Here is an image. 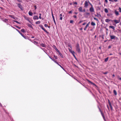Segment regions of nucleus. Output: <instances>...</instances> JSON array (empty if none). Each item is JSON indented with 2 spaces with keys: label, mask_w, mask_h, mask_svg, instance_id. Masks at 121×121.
I'll return each instance as SVG.
<instances>
[{
  "label": "nucleus",
  "mask_w": 121,
  "mask_h": 121,
  "mask_svg": "<svg viewBox=\"0 0 121 121\" xmlns=\"http://www.w3.org/2000/svg\"><path fill=\"white\" fill-rule=\"evenodd\" d=\"M89 3H90V2L88 0H86L84 4V7L86 8H87Z\"/></svg>",
  "instance_id": "f257e3e1"
},
{
  "label": "nucleus",
  "mask_w": 121,
  "mask_h": 121,
  "mask_svg": "<svg viewBox=\"0 0 121 121\" xmlns=\"http://www.w3.org/2000/svg\"><path fill=\"white\" fill-rule=\"evenodd\" d=\"M76 50L79 53H80L81 51L80 49L79 45L78 43H77L76 45Z\"/></svg>",
  "instance_id": "f03ea898"
},
{
  "label": "nucleus",
  "mask_w": 121,
  "mask_h": 121,
  "mask_svg": "<svg viewBox=\"0 0 121 121\" xmlns=\"http://www.w3.org/2000/svg\"><path fill=\"white\" fill-rule=\"evenodd\" d=\"M91 13H93L94 12V9L93 7V5H92V7H91L89 9Z\"/></svg>",
  "instance_id": "7ed1b4c3"
},
{
  "label": "nucleus",
  "mask_w": 121,
  "mask_h": 121,
  "mask_svg": "<svg viewBox=\"0 0 121 121\" xmlns=\"http://www.w3.org/2000/svg\"><path fill=\"white\" fill-rule=\"evenodd\" d=\"M39 26L47 34H48V32L43 27V26L42 25H40Z\"/></svg>",
  "instance_id": "20e7f679"
},
{
  "label": "nucleus",
  "mask_w": 121,
  "mask_h": 121,
  "mask_svg": "<svg viewBox=\"0 0 121 121\" xmlns=\"http://www.w3.org/2000/svg\"><path fill=\"white\" fill-rule=\"evenodd\" d=\"M17 5L18 7L22 10H23V8L21 5L20 3H19Z\"/></svg>",
  "instance_id": "39448f33"
},
{
  "label": "nucleus",
  "mask_w": 121,
  "mask_h": 121,
  "mask_svg": "<svg viewBox=\"0 0 121 121\" xmlns=\"http://www.w3.org/2000/svg\"><path fill=\"white\" fill-rule=\"evenodd\" d=\"M108 103H109V104L110 106V107L111 108V110H112L113 109V108L112 106L111 103L110 102V101L109 100H108Z\"/></svg>",
  "instance_id": "423d86ee"
},
{
  "label": "nucleus",
  "mask_w": 121,
  "mask_h": 121,
  "mask_svg": "<svg viewBox=\"0 0 121 121\" xmlns=\"http://www.w3.org/2000/svg\"><path fill=\"white\" fill-rule=\"evenodd\" d=\"M33 19L34 20L38 19L39 18L37 16H35L33 17Z\"/></svg>",
  "instance_id": "0eeeda50"
},
{
  "label": "nucleus",
  "mask_w": 121,
  "mask_h": 121,
  "mask_svg": "<svg viewBox=\"0 0 121 121\" xmlns=\"http://www.w3.org/2000/svg\"><path fill=\"white\" fill-rule=\"evenodd\" d=\"M115 14L116 16H118L119 15L118 12L115 10Z\"/></svg>",
  "instance_id": "6e6552de"
},
{
  "label": "nucleus",
  "mask_w": 121,
  "mask_h": 121,
  "mask_svg": "<svg viewBox=\"0 0 121 121\" xmlns=\"http://www.w3.org/2000/svg\"><path fill=\"white\" fill-rule=\"evenodd\" d=\"M58 53L59 54V55H60V56L62 57V58H63V55H62V54L59 51H58Z\"/></svg>",
  "instance_id": "1a4fd4ad"
},
{
  "label": "nucleus",
  "mask_w": 121,
  "mask_h": 121,
  "mask_svg": "<svg viewBox=\"0 0 121 121\" xmlns=\"http://www.w3.org/2000/svg\"><path fill=\"white\" fill-rule=\"evenodd\" d=\"M78 10L80 12H83L82 10V8L81 7H80L78 9Z\"/></svg>",
  "instance_id": "9d476101"
},
{
  "label": "nucleus",
  "mask_w": 121,
  "mask_h": 121,
  "mask_svg": "<svg viewBox=\"0 0 121 121\" xmlns=\"http://www.w3.org/2000/svg\"><path fill=\"white\" fill-rule=\"evenodd\" d=\"M90 23V22H89V23L87 24L86 26L85 27V28L84 29V30H86V29L87 28V27L89 26V24Z\"/></svg>",
  "instance_id": "9b49d317"
},
{
  "label": "nucleus",
  "mask_w": 121,
  "mask_h": 121,
  "mask_svg": "<svg viewBox=\"0 0 121 121\" xmlns=\"http://www.w3.org/2000/svg\"><path fill=\"white\" fill-rule=\"evenodd\" d=\"M114 21L116 23H119L120 22V21L119 20H115Z\"/></svg>",
  "instance_id": "f8f14e48"
},
{
  "label": "nucleus",
  "mask_w": 121,
  "mask_h": 121,
  "mask_svg": "<svg viewBox=\"0 0 121 121\" xmlns=\"http://www.w3.org/2000/svg\"><path fill=\"white\" fill-rule=\"evenodd\" d=\"M95 16L98 17H101V15L99 14H98V13H97V15H95Z\"/></svg>",
  "instance_id": "ddd939ff"
},
{
  "label": "nucleus",
  "mask_w": 121,
  "mask_h": 121,
  "mask_svg": "<svg viewBox=\"0 0 121 121\" xmlns=\"http://www.w3.org/2000/svg\"><path fill=\"white\" fill-rule=\"evenodd\" d=\"M88 81L90 83H91V84H92L93 85H94L95 86V84H94V83H93L92 82H91V81L89 80H88Z\"/></svg>",
  "instance_id": "4468645a"
},
{
  "label": "nucleus",
  "mask_w": 121,
  "mask_h": 121,
  "mask_svg": "<svg viewBox=\"0 0 121 121\" xmlns=\"http://www.w3.org/2000/svg\"><path fill=\"white\" fill-rule=\"evenodd\" d=\"M91 25L93 26H95V24L94 22H92L91 23Z\"/></svg>",
  "instance_id": "2eb2a0df"
},
{
  "label": "nucleus",
  "mask_w": 121,
  "mask_h": 121,
  "mask_svg": "<svg viewBox=\"0 0 121 121\" xmlns=\"http://www.w3.org/2000/svg\"><path fill=\"white\" fill-rule=\"evenodd\" d=\"M33 13L30 11H29V14L30 16H32Z\"/></svg>",
  "instance_id": "dca6fc26"
},
{
  "label": "nucleus",
  "mask_w": 121,
  "mask_h": 121,
  "mask_svg": "<svg viewBox=\"0 0 121 121\" xmlns=\"http://www.w3.org/2000/svg\"><path fill=\"white\" fill-rule=\"evenodd\" d=\"M104 11L106 13H108V11L107 9L106 8L104 9Z\"/></svg>",
  "instance_id": "f3484780"
},
{
  "label": "nucleus",
  "mask_w": 121,
  "mask_h": 121,
  "mask_svg": "<svg viewBox=\"0 0 121 121\" xmlns=\"http://www.w3.org/2000/svg\"><path fill=\"white\" fill-rule=\"evenodd\" d=\"M52 17V18L53 19V21H54V22L55 24H56V22H55V18H54V16H53V17Z\"/></svg>",
  "instance_id": "a211bd4d"
},
{
  "label": "nucleus",
  "mask_w": 121,
  "mask_h": 121,
  "mask_svg": "<svg viewBox=\"0 0 121 121\" xmlns=\"http://www.w3.org/2000/svg\"><path fill=\"white\" fill-rule=\"evenodd\" d=\"M60 19L61 20H62V14H60Z\"/></svg>",
  "instance_id": "6ab92c4d"
},
{
  "label": "nucleus",
  "mask_w": 121,
  "mask_h": 121,
  "mask_svg": "<svg viewBox=\"0 0 121 121\" xmlns=\"http://www.w3.org/2000/svg\"><path fill=\"white\" fill-rule=\"evenodd\" d=\"M40 45L41 46L43 47H45V45L43 44L42 43V44H41Z\"/></svg>",
  "instance_id": "aec40b11"
},
{
  "label": "nucleus",
  "mask_w": 121,
  "mask_h": 121,
  "mask_svg": "<svg viewBox=\"0 0 121 121\" xmlns=\"http://www.w3.org/2000/svg\"><path fill=\"white\" fill-rule=\"evenodd\" d=\"M114 94L115 95H117V92L115 90H114Z\"/></svg>",
  "instance_id": "412c9836"
},
{
  "label": "nucleus",
  "mask_w": 121,
  "mask_h": 121,
  "mask_svg": "<svg viewBox=\"0 0 121 121\" xmlns=\"http://www.w3.org/2000/svg\"><path fill=\"white\" fill-rule=\"evenodd\" d=\"M40 21H38L36 22V24H39L40 23Z\"/></svg>",
  "instance_id": "4be33fe9"
},
{
  "label": "nucleus",
  "mask_w": 121,
  "mask_h": 121,
  "mask_svg": "<svg viewBox=\"0 0 121 121\" xmlns=\"http://www.w3.org/2000/svg\"><path fill=\"white\" fill-rule=\"evenodd\" d=\"M17 30L18 31V32L22 36L23 35L20 32V31L19 30Z\"/></svg>",
  "instance_id": "5701e85b"
},
{
  "label": "nucleus",
  "mask_w": 121,
  "mask_h": 121,
  "mask_svg": "<svg viewBox=\"0 0 121 121\" xmlns=\"http://www.w3.org/2000/svg\"><path fill=\"white\" fill-rule=\"evenodd\" d=\"M28 26L29 27L31 28H32V26L31 25L29 24H28Z\"/></svg>",
  "instance_id": "b1692460"
},
{
  "label": "nucleus",
  "mask_w": 121,
  "mask_h": 121,
  "mask_svg": "<svg viewBox=\"0 0 121 121\" xmlns=\"http://www.w3.org/2000/svg\"><path fill=\"white\" fill-rule=\"evenodd\" d=\"M21 31L22 32L24 33V32L25 31V30H24V29H22L21 30Z\"/></svg>",
  "instance_id": "393cba45"
},
{
  "label": "nucleus",
  "mask_w": 121,
  "mask_h": 121,
  "mask_svg": "<svg viewBox=\"0 0 121 121\" xmlns=\"http://www.w3.org/2000/svg\"><path fill=\"white\" fill-rule=\"evenodd\" d=\"M118 10L121 13V8L120 7H119L118 9Z\"/></svg>",
  "instance_id": "a878e982"
},
{
  "label": "nucleus",
  "mask_w": 121,
  "mask_h": 121,
  "mask_svg": "<svg viewBox=\"0 0 121 121\" xmlns=\"http://www.w3.org/2000/svg\"><path fill=\"white\" fill-rule=\"evenodd\" d=\"M39 18L40 19H41V13L39 14Z\"/></svg>",
  "instance_id": "bb28decb"
},
{
  "label": "nucleus",
  "mask_w": 121,
  "mask_h": 121,
  "mask_svg": "<svg viewBox=\"0 0 121 121\" xmlns=\"http://www.w3.org/2000/svg\"><path fill=\"white\" fill-rule=\"evenodd\" d=\"M109 28H112V29H113V26H109Z\"/></svg>",
  "instance_id": "cd10ccee"
},
{
  "label": "nucleus",
  "mask_w": 121,
  "mask_h": 121,
  "mask_svg": "<svg viewBox=\"0 0 121 121\" xmlns=\"http://www.w3.org/2000/svg\"><path fill=\"white\" fill-rule=\"evenodd\" d=\"M94 20H96L97 21H98V19H97L95 17H94Z\"/></svg>",
  "instance_id": "c85d7f7f"
},
{
  "label": "nucleus",
  "mask_w": 121,
  "mask_h": 121,
  "mask_svg": "<svg viewBox=\"0 0 121 121\" xmlns=\"http://www.w3.org/2000/svg\"><path fill=\"white\" fill-rule=\"evenodd\" d=\"M70 23H73V21L72 20H71L70 21Z\"/></svg>",
  "instance_id": "c756f323"
},
{
  "label": "nucleus",
  "mask_w": 121,
  "mask_h": 121,
  "mask_svg": "<svg viewBox=\"0 0 121 121\" xmlns=\"http://www.w3.org/2000/svg\"><path fill=\"white\" fill-rule=\"evenodd\" d=\"M108 58L107 57L105 59V61L106 62L108 61Z\"/></svg>",
  "instance_id": "7c9ffc66"
},
{
  "label": "nucleus",
  "mask_w": 121,
  "mask_h": 121,
  "mask_svg": "<svg viewBox=\"0 0 121 121\" xmlns=\"http://www.w3.org/2000/svg\"><path fill=\"white\" fill-rule=\"evenodd\" d=\"M110 37L111 39H113V36H111Z\"/></svg>",
  "instance_id": "2f4dec72"
},
{
  "label": "nucleus",
  "mask_w": 121,
  "mask_h": 121,
  "mask_svg": "<svg viewBox=\"0 0 121 121\" xmlns=\"http://www.w3.org/2000/svg\"><path fill=\"white\" fill-rule=\"evenodd\" d=\"M109 21V20L108 19H106L105 20V21L107 22H108Z\"/></svg>",
  "instance_id": "473e14b6"
},
{
  "label": "nucleus",
  "mask_w": 121,
  "mask_h": 121,
  "mask_svg": "<svg viewBox=\"0 0 121 121\" xmlns=\"http://www.w3.org/2000/svg\"><path fill=\"white\" fill-rule=\"evenodd\" d=\"M4 21L5 22H6L8 21V19H4Z\"/></svg>",
  "instance_id": "72a5a7b5"
},
{
  "label": "nucleus",
  "mask_w": 121,
  "mask_h": 121,
  "mask_svg": "<svg viewBox=\"0 0 121 121\" xmlns=\"http://www.w3.org/2000/svg\"><path fill=\"white\" fill-rule=\"evenodd\" d=\"M44 26L45 27H46L47 26H48V25L46 24H45L44 25Z\"/></svg>",
  "instance_id": "f704fd0d"
},
{
  "label": "nucleus",
  "mask_w": 121,
  "mask_h": 121,
  "mask_svg": "<svg viewBox=\"0 0 121 121\" xmlns=\"http://www.w3.org/2000/svg\"><path fill=\"white\" fill-rule=\"evenodd\" d=\"M22 36L23 37H24L25 39H26V37L24 35H22Z\"/></svg>",
  "instance_id": "c9c22d12"
},
{
  "label": "nucleus",
  "mask_w": 121,
  "mask_h": 121,
  "mask_svg": "<svg viewBox=\"0 0 121 121\" xmlns=\"http://www.w3.org/2000/svg\"><path fill=\"white\" fill-rule=\"evenodd\" d=\"M118 79H120V80H121V78L120 77H118Z\"/></svg>",
  "instance_id": "e433bc0d"
},
{
  "label": "nucleus",
  "mask_w": 121,
  "mask_h": 121,
  "mask_svg": "<svg viewBox=\"0 0 121 121\" xmlns=\"http://www.w3.org/2000/svg\"><path fill=\"white\" fill-rule=\"evenodd\" d=\"M71 53L72 54H74V51H72L71 52Z\"/></svg>",
  "instance_id": "4c0bfd02"
},
{
  "label": "nucleus",
  "mask_w": 121,
  "mask_h": 121,
  "mask_svg": "<svg viewBox=\"0 0 121 121\" xmlns=\"http://www.w3.org/2000/svg\"><path fill=\"white\" fill-rule=\"evenodd\" d=\"M54 58H55V59H57V57L56 56H54Z\"/></svg>",
  "instance_id": "58836bf2"
},
{
  "label": "nucleus",
  "mask_w": 121,
  "mask_h": 121,
  "mask_svg": "<svg viewBox=\"0 0 121 121\" xmlns=\"http://www.w3.org/2000/svg\"><path fill=\"white\" fill-rule=\"evenodd\" d=\"M55 49L57 51V52H58V51H59L56 48V47Z\"/></svg>",
  "instance_id": "ea45409f"
},
{
  "label": "nucleus",
  "mask_w": 121,
  "mask_h": 121,
  "mask_svg": "<svg viewBox=\"0 0 121 121\" xmlns=\"http://www.w3.org/2000/svg\"><path fill=\"white\" fill-rule=\"evenodd\" d=\"M83 22V21H82V20L80 21V22H79V23H81V22Z\"/></svg>",
  "instance_id": "a19ab883"
},
{
  "label": "nucleus",
  "mask_w": 121,
  "mask_h": 121,
  "mask_svg": "<svg viewBox=\"0 0 121 121\" xmlns=\"http://www.w3.org/2000/svg\"><path fill=\"white\" fill-rule=\"evenodd\" d=\"M15 22H16V23H18V24H19V23H19L18 22V21H15Z\"/></svg>",
  "instance_id": "79ce46f5"
},
{
  "label": "nucleus",
  "mask_w": 121,
  "mask_h": 121,
  "mask_svg": "<svg viewBox=\"0 0 121 121\" xmlns=\"http://www.w3.org/2000/svg\"><path fill=\"white\" fill-rule=\"evenodd\" d=\"M57 64L58 65H59V66H60V67H61L63 69V67L60 65L59 64H58H58Z\"/></svg>",
  "instance_id": "37998d69"
},
{
  "label": "nucleus",
  "mask_w": 121,
  "mask_h": 121,
  "mask_svg": "<svg viewBox=\"0 0 121 121\" xmlns=\"http://www.w3.org/2000/svg\"><path fill=\"white\" fill-rule=\"evenodd\" d=\"M73 17L74 18H76V17H77V16L76 15H74L73 16Z\"/></svg>",
  "instance_id": "c03bdc74"
},
{
  "label": "nucleus",
  "mask_w": 121,
  "mask_h": 121,
  "mask_svg": "<svg viewBox=\"0 0 121 121\" xmlns=\"http://www.w3.org/2000/svg\"><path fill=\"white\" fill-rule=\"evenodd\" d=\"M74 4H77V3L76 2H75L74 3Z\"/></svg>",
  "instance_id": "a18cd8bd"
},
{
  "label": "nucleus",
  "mask_w": 121,
  "mask_h": 121,
  "mask_svg": "<svg viewBox=\"0 0 121 121\" xmlns=\"http://www.w3.org/2000/svg\"><path fill=\"white\" fill-rule=\"evenodd\" d=\"M68 46L69 47H70V48H71V45H68Z\"/></svg>",
  "instance_id": "49530a36"
},
{
  "label": "nucleus",
  "mask_w": 121,
  "mask_h": 121,
  "mask_svg": "<svg viewBox=\"0 0 121 121\" xmlns=\"http://www.w3.org/2000/svg\"><path fill=\"white\" fill-rule=\"evenodd\" d=\"M72 13V12L71 11H69V13L70 14L71 13Z\"/></svg>",
  "instance_id": "de8ad7c7"
},
{
  "label": "nucleus",
  "mask_w": 121,
  "mask_h": 121,
  "mask_svg": "<svg viewBox=\"0 0 121 121\" xmlns=\"http://www.w3.org/2000/svg\"><path fill=\"white\" fill-rule=\"evenodd\" d=\"M34 7H35V9H37V7L35 5L34 6Z\"/></svg>",
  "instance_id": "09e8293b"
},
{
  "label": "nucleus",
  "mask_w": 121,
  "mask_h": 121,
  "mask_svg": "<svg viewBox=\"0 0 121 121\" xmlns=\"http://www.w3.org/2000/svg\"><path fill=\"white\" fill-rule=\"evenodd\" d=\"M105 2L107 3L108 2V0H105Z\"/></svg>",
  "instance_id": "8fccbe9b"
},
{
  "label": "nucleus",
  "mask_w": 121,
  "mask_h": 121,
  "mask_svg": "<svg viewBox=\"0 0 121 121\" xmlns=\"http://www.w3.org/2000/svg\"><path fill=\"white\" fill-rule=\"evenodd\" d=\"M86 24V23H84L82 25H85Z\"/></svg>",
  "instance_id": "3c124183"
},
{
  "label": "nucleus",
  "mask_w": 121,
  "mask_h": 121,
  "mask_svg": "<svg viewBox=\"0 0 121 121\" xmlns=\"http://www.w3.org/2000/svg\"><path fill=\"white\" fill-rule=\"evenodd\" d=\"M69 52H71V51H71V49H70L69 48Z\"/></svg>",
  "instance_id": "603ef678"
},
{
  "label": "nucleus",
  "mask_w": 121,
  "mask_h": 121,
  "mask_svg": "<svg viewBox=\"0 0 121 121\" xmlns=\"http://www.w3.org/2000/svg\"><path fill=\"white\" fill-rule=\"evenodd\" d=\"M17 27L18 28V29H21V28L20 27H18V26H17Z\"/></svg>",
  "instance_id": "864d4df0"
},
{
  "label": "nucleus",
  "mask_w": 121,
  "mask_h": 121,
  "mask_svg": "<svg viewBox=\"0 0 121 121\" xmlns=\"http://www.w3.org/2000/svg\"><path fill=\"white\" fill-rule=\"evenodd\" d=\"M89 4L91 5V7H92V5H92L91 4L90 2L89 3Z\"/></svg>",
  "instance_id": "5fc2aeb1"
},
{
  "label": "nucleus",
  "mask_w": 121,
  "mask_h": 121,
  "mask_svg": "<svg viewBox=\"0 0 121 121\" xmlns=\"http://www.w3.org/2000/svg\"><path fill=\"white\" fill-rule=\"evenodd\" d=\"M54 61V62L56 63L57 64H58V62H56V61Z\"/></svg>",
  "instance_id": "6e6d98bb"
},
{
  "label": "nucleus",
  "mask_w": 121,
  "mask_h": 121,
  "mask_svg": "<svg viewBox=\"0 0 121 121\" xmlns=\"http://www.w3.org/2000/svg\"><path fill=\"white\" fill-rule=\"evenodd\" d=\"M109 0V1L113 2V0Z\"/></svg>",
  "instance_id": "4d7b16f0"
},
{
  "label": "nucleus",
  "mask_w": 121,
  "mask_h": 121,
  "mask_svg": "<svg viewBox=\"0 0 121 121\" xmlns=\"http://www.w3.org/2000/svg\"><path fill=\"white\" fill-rule=\"evenodd\" d=\"M114 1L115 2H117L118 1V0H114Z\"/></svg>",
  "instance_id": "13d9d810"
},
{
  "label": "nucleus",
  "mask_w": 121,
  "mask_h": 121,
  "mask_svg": "<svg viewBox=\"0 0 121 121\" xmlns=\"http://www.w3.org/2000/svg\"><path fill=\"white\" fill-rule=\"evenodd\" d=\"M73 66H74L75 67H77L74 64L73 65Z\"/></svg>",
  "instance_id": "bf43d9fd"
},
{
  "label": "nucleus",
  "mask_w": 121,
  "mask_h": 121,
  "mask_svg": "<svg viewBox=\"0 0 121 121\" xmlns=\"http://www.w3.org/2000/svg\"><path fill=\"white\" fill-rule=\"evenodd\" d=\"M101 114H102V116H103L104 118V116L103 115V114L102 113H101Z\"/></svg>",
  "instance_id": "052dcab7"
},
{
  "label": "nucleus",
  "mask_w": 121,
  "mask_h": 121,
  "mask_svg": "<svg viewBox=\"0 0 121 121\" xmlns=\"http://www.w3.org/2000/svg\"><path fill=\"white\" fill-rule=\"evenodd\" d=\"M52 17H53V15L52 12Z\"/></svg>",
  "instance_id": "680f3d73"
},
{
  "label": "nucleus",
  "mask_w": 121,
  "mask_h": 121,
  "mask_svg": "<svg viewBox=\"0 0 121 121\" xmlns=\"http://www.w3.org/2000/svg\"><path fill=\"white\" fill-rule=\"evenodd\" d=\"M47 27L48 28H50V26H48Z\"/></svg>",
  "instance_id": "e2e57ef3"
},
{
  "label": "nucleus",
  "mask_w": 121,
  "mask_h": 121,
  "mask_svg": "<svg viewBox=\"0 0 121 121\" xmlns=\"http://www.w3.org/2000/svg\"><path fill=\"white\" fill-rule=\"evenodd\" d=\"M83 12H85V9L83 11Z\"/></svg>",
  "instance_id": "0e129e2a"
},
{
  "label": "nucleus",
  "mask_w": 121,
  "mask_h": 121,
  "mask_svg": "<svg viewBox=\"0 0 121 121\" xmlns=\"http://www.w3.org/2000/svg\"><path fill=\"white\" fill-rule=\"evenodd\" d=\"M82 30V28H81L80 29V30Z\"/></svg>",
  "instance_id": "69168bd1"
},
{
  "label": "nucleus",
  "mask_w": 121,
  "mask_h": 121,
  "mask_svg": "<svg viewBox=\"0 0 121 121\" xmlns=\"http://www.w3.org/2000/svg\"><path fill=\"white\" fill-rule=\"evenodd\" d=\"M107 73L105 72V73H104V74H107Z\"/></svg>",
  "instance_id": "338daca9"
},
{
  "label": "nucleus",
  "mask_w": 121,
  "mask_h": 121,
  "mask_svg": "<svg viewBox=\"0 0 121 121\" xmlns=\"http://www.w3.org/2000/svg\"><path fill=\"white\" fill-rule=\"evenodd\" d=\"M119 54L120 55H121V53H119Z\"/></svg>",
  "instance_id": "774afa93"
}]
</instances>
